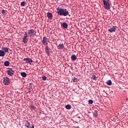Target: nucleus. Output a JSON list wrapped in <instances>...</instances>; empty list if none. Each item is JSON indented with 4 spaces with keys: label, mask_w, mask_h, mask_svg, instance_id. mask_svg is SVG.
<instances>
[{
    "label": "nucleus",
    "mask_w": 128,
    "mask_h": 128,
    "mask_svg": "<svg viewBox=\"0 0 128 128\" xmlns=\"http://www.w3.org/2000/svg\"><path fill=\"white\" fill-rule=\"evenodd\" d=\"M24 4H26V2H21L20 6H24Z\"/></svg>",
    "instance_id": "393cba45"
},
{
    "label": "nucleus",
    "mask_w": 128,
    "mask_h": 128,
    "mask_svg": "<svg viewBox=\"0 0 128 128\" xmlns=\"http://www.w3.org/2000/svg\"><path fill=\"white\" fill-rule=\"evenodd\" d=\"M7 74H8V76H14V71L12 70V68H9L7 70Z\"/></svg>",
    "instance_id": "423d86ee"
},
{
    "label": "nucleus",
    "mask_w": 128,
    "mask_h": 128,
    "mask_svg": "<svg viewBox=\"0 0 128 128\" xmlns=\"http://www.w3.org/2000/svg\"><path fill=\"white\" fill-rule=\"evenodd\" d=\"M128 100V98L126 99V100Z\"/></svg>",
    "instance_id": "72a5a7b5"
},
{
    "label": "nucleus",
    "mask_w": 128,
    "mask_h": 128,
    "mask_svg": "<svg viewBox=\"0 0 128 128\" xmlns=\"http://www.w3.org/2000/svg\"><path fill=\"white\" fill-rule=\"evenodd\" d=\"M57 13L59 16H64V10L60 8H58Z\"/></svg>",
    "instance_id": "39448f33"
},
{
    "label": "nucleus",
    "mask_w": 128,
    "mask_h": 128,
    "mask_svg": "<svg viewBox=\"0 0 128 128\" xmlns=\"http://www.w3.org/2000/svg\"><path fill=\"white\" fill-rule=\"evenodd\" d=\"M21 76L23 78H26V73L25 72H22L21 73Z\"/></svg>",
    "instance_id": "6ab92c4d"
},
{
    "label": "nucleus",
    "mask_w": 128,
    "mask_h": 128,
    "mask_svg": "<svg viewBox=\"0 0 128 128\" xmlns=\"http://www.w3.org/2000/svg\"><path fill=\"white\" fill-rule=\"evenodd\" d=\"M94 116H98V112L97 111H96V113L94 114Z\"/></svg>",
    "instance_id": "7c9ffc66"
},
{
    "label": "nucleus",
    "mask_w": 128,
    "mask_h": 128,
    "mask_svg": "<svg viewBox=\"0 0 128 128\" xmlns=\"http://www.w3.org/2000/svg\"><path fill=\"white\" fill-rule=\"evenodd\" d=\"M92 80H98V78H96V76L95 74H92Z\"/></svg>",
    "instance_id": "dca6fc26"
},
{
    "label": "nucleus",
    "mask_w": 128,
    "mask_h": 128,
    "mask_svg": "<svg viewBox=\"0 0 128 128\" xmlns=\"http://www.w3.org/2000/svg\"><path fill=\"white\" fill-rule=\"evenodd\" d=\"M106 84L108 86H112V84L111 80H108L106 82Z\"/></svg>",
    "instance_id": "aec40b11"
},
{
    "label": "nucleus",
    "mask_w": 128,
    "mask_h": 128,
    "mask_svg": "<svg viewBox=\"0 0 128 128\" xmlns=\"http://www.w3.org/2000/svg\"><path fill=\"white\" fill-rule=\"evenodd\" d=\"M116 30V26H113L112 28L108 29V32H114Z\"/></svg>",
    "instance_id": "1a4fd4ad"
},
{
    "label": "nucleus",
    "mask_w": 128,
    "mask_h": 128,
    "mask_svg": "<svg viewBox=\"0 0 128 128\" xmlns=\"http://www.w3.org/2000/svg\"><path fill=\"white\" fill-rule=\"evenodd\" d=\"M22 42L24 44H27L28 42V35L26 32H24V35L22 38Z\"/></svg>",
    "instance_id": "f03ea898"
},
{
    "label": "nucleus",
    "mask_w": 128,
    "mask_h": 128,
    "mask_svg": "<svg viewBox=\"0 0 128 128\" xmlns=\"http://www.w3.org/2000/svg\"><path fill=\"white\" fill-rule=\"evenodd\" d=\"M2 50H4V52H5V54H6V52H8V48L2 46Z\"/></svg>",
    "instance_id": "9b49d317"
},
{
    "label": "nucleus",
    "mask_w": 128,
    "mask_h": 128,
    "mask_svg": "<svg viewBox=\"0 0 128 128\" xmlns=\"http://www.w3.org/2000/svg\"><path fill=\"white\" fill-rule=\"evenodd\" d=\"M106 2H110V0H106Z\"/></svg>",
    "instance_id": "2f4dec72"
},
{
    "label": "nucleus",
    "mask_w": 128,
    "mask_h": 128,
    "mask_svg": "<svg viewBox=\"0 0 128 128\" xmlns=\"http://www.w3.org/2000/svg\"><path fill=\"white\" fill-rule=\"evenodd\" d=\"M0 104H1V103H0Z\"/></svg>",
    "instance_id": "f704fd0d"
},
{
    "label": "nucleus",
    "mask_w": 128,
    "mask_h": 128,
    "mask_svg": "<svg viewBox=\"0 0 128 128\" xmlns=\"http://www.w3.org/2000/svg\"><path fill=\"white\" fill-rule=\"evenodd\" d=\"M64 48V45L62 44H59V46H58V50H62Z\"/></svg>",
    "instance_id": "f8f14e48"
},
{
    "label": "nucleus",
    "mask_w": 128,
    "mask_h": 128,
    "mask_svg": "<svg viewBox=\"0 0 128 128\" xmlns=\"http://www.w3.org/2000/svg\"><path fill=\"white\" fill-rule=\"evenodd\" d=\"M68 11L66 9H64V16H68Z\"/></svg>",
    "instance_id": "4be33fe9"
},
{
    "label": "nucleus",
    "mask_w": 128,
    "mask_h": 128,
    "mask_svg": "<svg viewBox=\"0 0 128 128\" xmlns=\"http://www.w3.org/2000/svg\"><path fill=\"white\" fill-rule=\"evenodd\" d=\"M47 17L48 18H49V20H52V14L50 12H48Z\"/></svg>",
    "instance_id": "4468645a"
},
{
    "label": "nucleus",
    "mask_w": 128,
    "mask_h": 128,
    "mask_svg": "<svg viewBox=\"0 0 128 128\" xmlns=\"http://www.w3.org/2000/svg\"><path fill=\"white\" fill-rule=\"evenodd\" d=\"M4 66H10V62L8 61H6L4 62Z\"/></svg>",
    "instance_id": "f3484780"
},
{
    "label": "nucleus",
    "mask_w": 128,
    "mask_h": 128,
    "mask_svg": "<svg viewBox=\"0 0 128 128\" xmlns=\"http://www.w3.org/2000/svg\"><path fill=\"white\" fill-rule=\"evenodd\" d=\"M94 104V101L92 100H88V104Z\"/></svg>",
    "instance_id": "b1692460"
},
{
    "label": "nucleus",
    "mask_w": 128,
    "mask_h": 128,
    "mask_svg": "<svg viewBox=\"0 0 128 128\" xmlns=\"http://www.w3.org/2000/svg\"><path fill=\"white\" fill-rule=\"evenodd\" d=\"M66 110H70V108H72V106L70 104H67L66 106Z\"/></svg>",
    "instance_id": "412c9836"
},
{
    "label": "nucleus",
    "mask_w": 128,
    "mask_h": 128,
    "mask_svg": "<svg viewBox=\"0 0 128 128\" xmlns=\"http://www.w3.org/2000/svg\"><path fill=\"white\" fill-rule=\"evenodd\" d=\"M6 56V52L2 50H0V56L4 58Z\"/></svg>",
    "instance_id": "ddd939ff"
},
{
    "label": "nucleus",
    "mask_w": 128,
    "mask_h": 128,
    "mask_svg": "<svg viewBox=\"0 0 128 128\" xmlns=\"http://www.w3.org/2000/svg\"><path fill=\"white\" fill-rule=\"evenodd\" d=\"M71 59L72 62L76 60V56L74 54L71 56Z\"/></svg>",
    "instance_id": "2eb2a0df"
},
{
    "label": "nucleus",
    "mask_w": 128,
    "mask_h": 128,
    "mask_svg": "<svg viewBox=\"0 0 128 128\" xmlns=\"http://www.w3.org/2000/svg\"><path fill=\"white\" fill-rule=\"evenodd\" d=\"M24 60L26 61V63L29 64H31L32 62V60L30 58H25L24 59Z\"/></svg>",
    "instance_id": "6e6552de"
},
{
    "label": "nucleus",
    "mask_w": 128,
    "mask_h": 128,
    "mask_svg": "<svg viewBox=\"0 0 128 128\" xmlns=\"http://www.w3.org/2000/svg\"><path fill=\"white\" fill-rule=\"evenodd\" d=\"M28 34L30 38H32V36H36V32H34V29H30L28 30Z\"/></svg>",
    "instance_id": "f257e3e1"
},
{
    "label": "nucleus",
    "mask_w": 128,
    "mask_h": 128,
    "mask_svg": "<svg viewBox=\"0 0 128 128\" xmlns=\"http://www.w3.org/2000/svg\"><path fill=\"white\" fill-rule=\"evenodd\" d=\"M42 80H46V76H43L42 77Z\"/></svg>",
    "instance_id": "bb28decb"
},
{
    "label": "nucleus",
    "mask_w": 128,
    "mask_h": 128,
    "mask_svg": "<svg viewBox=\"0 0 128 128\" xmlns=\"http://www.w3.org/2000/svg\"><path fill=\"white\" fill-rule=\"evenodd\" d=\"M103 2L104 4V8L108 10H110V2H106V1L104 0Z\"/></svg>",
    "instance_id": "7ed1b4c3"
},
{
    "label": "nucleus",
    "mask_w": 128,
    "mask_h": 128,
    "mask_svg": "<svg viewBox=\"0 0 128 128\" xmlns=\"http://www.w3.org/2000/svg\"><path fill=\"white\" fill-rule=\"evenodd\" d=\"M31 128H34V126L32 125V126Z\"/></svg>",
    "instance_id": "473e14b6"
},
{
    "label": "nucleus",
    "mask_w": 128,
    "mask_h": 128,
    "mask_svg": "<svg viewBox=\"0 0 128 128\" xmlns=\"http://www.w3.org/2000/svg\"><path fill=\"white\" fill-rule=\"evenodd\" d=\"M45 52H46V53L48 54V56H50V50L48 48V46H46L45 47Z\"/></svg>",
    "instance_id": "9d476101"
},
{
    "label": "nucleus",
    "mask_w": 128,
    "mask_h": 128,
    "mask_svg": "<svg viewBox=\"0 0 128 128\" xmlns=\"http://www.w3.org/2000/svg\"><path fill=\"white\" fill-rule=\"evenodd\" d=\"M62 27L63 28H64V22L62 23Z\"/></svg>",
    "instance_id": "c756f323"
},
{
    "label": "nucleus",
    "mask_w": 128,
    "mask_h": 128,
    "mask_svg": "<svg viewBox=\"0 0 128 128\" xmlns=\"http://www.w3.org/2000/svg\"><path fill=\"white\" fill-rule=\"evenodd\" d=\"M1 12L2 14H6V10H2L1 11Z\"/></svg>",
    "instance_id": "5701e85b"
},
{
    "label": "nucleus",
    "mask_w": 128,
    "mask_h": 128,
    "mask_svg": "<svg viewBox=\"0 0 128 128\" xmlns=\"http://www.w3.org/2000/svg\"><path fill=\"white\" fill-rule=\"evenodd\" d=\"M78 78H74L72 79V81L74 82H78Z\"/></svg>",
    "instance_id": "a878e982"
},
{
    "label": "nucleus",
    "mask_w": 128,
    "mask_h": 128,
    "mask_svg": "<svg viewBox=\"0 0 128 128\" xmlns=\"http://www.w3.org/2000/svg\"><path fill=\"white\" fill-rule=\"evenodd\" d=\"M3 83L5 86H8L10 84V80L8 77H4L3 80Z\"/></svg>",
    "instance_id": "20e7f679"
},
{
    "label": "nucleus",
    "mask_w": 128,
    "mask_h": 128,
    "mask_svg": "<svg viewBox=\"0 0 128 128\" xmlns=\"http://www.w3.org/2000/svg\"><path fill=\"white\" fill-rule=\"evenodd\" d=\"M42 44H44V46H47L48 44V40L46 37H44L42 40Z\"/></svg>",
    "instance_id": "0eeeda50"
},
{
    "label": "nucleus",
    "mask_w": 128,
    "mask_h": 128,
    "mask_svg": "<svg viewBox=\"0 0 128 128\" xmlns=\"http://www.w3.org/2000/svg\"><path fill=\"white\" fill-rule=\"evenodd\" d=\"M30 108H32L33 110H36V106H34L32 105L30 106Z\"/></svg>",
    "instance_id": "c85d7f7f"
},
{
    "label": "nucleus",
    "mask_w": 128,
    "mask_h": 128,
    "mask_svg": "<svg viewBox=\"0 0 128 128\" xmlns=\"http://www.w3.org/2000/svg\"><path fill=\"white\" fill-rule=\"evenodd\" d=\"M68 24L65 22L64 23V28H68Z\"/></svg>",
    "instance_id": "cd10ccee"
},
{
    "label": "nucleus",
    "mask_w": 128,
    "mask_h": 128,
    "mask_svg": "<svg viewBox=\"0 0 128 128\" xmlns=\"http://www.w3.org/2000/svg\"><path fill=\"white\" fill-rule=\"evenodd\" d=\"M26 126L28 128H30V124L28 120L26 121Z\"/></svg>",
    "instance_id": "a211bd4d"
}]
</instances>
